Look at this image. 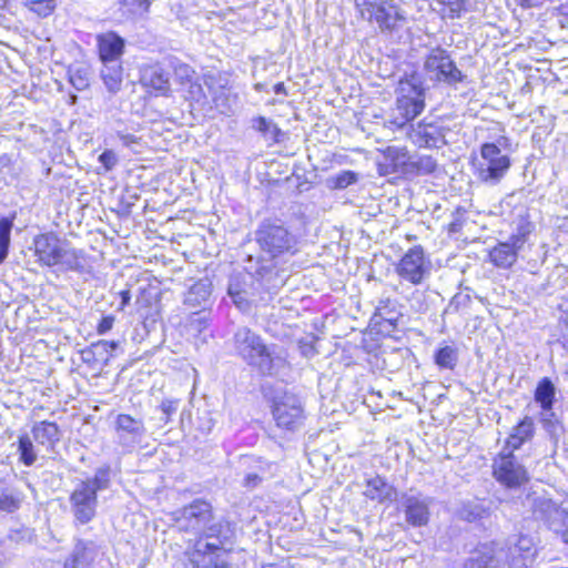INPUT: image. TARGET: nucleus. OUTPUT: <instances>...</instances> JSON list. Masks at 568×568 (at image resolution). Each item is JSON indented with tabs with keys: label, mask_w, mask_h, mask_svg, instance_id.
<instances>
[{
	"label": "nucleus",
	"mask_w": 568,
	"mask_h": 568,
	"mask_svg": "<svg viewBox=\"0 0 568 568\" xmlns=\"http://www.w3.org/2000/svg\"><path fill=\"white\" fill-rule=\"evenodd\" d=\"M115 429L118 433H125L133 438L141 437L145 433L144 424L141 419H135L128 414H120L115 419Z\"/></svg>",
	"instance_id": "393cba45"
},
{
	"label": "nucleus",
	"mask_w": 568,
	"mask_h": 568,
	"mask_svg": "<svg viewBox=\"0 0 568 568\" xmlns=\"http://www.w3.org/2000/svg\"><path fill=\"white\" fill-rule=\"evenodd\" d=\"M187 85H189L187 99L199 102L205 98L203 88L201 87L200 83H197L193 80Z\"/></svg>",
	"instance_id": "37998d69"
},
{
	"label": "nucleus",
	"mask_w": 568,
	"mask_h": 568,
	"mask_svg": "<svg viewBox=\"0 0 568 568\" xmlns=\"http://www.w3.org/2000/svg\"><path fill=\"white\" fill-rule=\"evenodd\" d=\"M410 139L418 146L439 148L444 143V136L438 126L419 123L409 134Z\"/></svg>",
	"instance_id": "a211bd4d"
},
{
	"label": "nucleus",
	"mask_w": 568,
	"mask_h": 568,
	"mask_svg": "<svg viewBox=\"0 0 568 568\" xmlns=\"http://www.w3.org/2000/svg\"><path fill=\"white\" fill-rule=\"evenodd\" d=\"M113 324H114V317L105 316L100 321V323L97 327V331L99 334H105L113 327Z\"/></svg>",
	"instance_id": "de8ad7c7"
},
{
	"label": "nucleus",
	"mask_w": 568,
	"mask_h": 568,
	"mask_svg": "<svg viewBox=\"0 0 568 568\" xmlns=\"http://www.w3.org/2000/svg\"><path fill=\"white\" fill-rule=\"evenodd\" d=\"M18 450L20 453V460L26 466H31L37 460V453L34 452V446L29 436L24 435L19 437Z\"/></svg>",
	"instance_id": "bb28decb"
},
{
	"label": "nucleus",
	"mask_w": 568,
	"mask_h": 568,
	"mask_svg": "<svg viewBox=\"0 0 568 568\" xmlns=\"http://www.w3.org/2000/svg\"><path fill=\"white\" fill-rule=\"evenodd\" d=\"M32 435L38 444L52 447L59 440V427L51 422H39L32 427Z\"/></svg>",
	"instance_id": "4be33fe9"
},
{
	"label": "nucleus",
	"mask_w": 568,
	"mask_h": 568,
	"mask_svg": "<svg viewBox=\"0 0 568 568\" xmlns=\"http://www.w3.org/2000/svg\"><path fill=\"white\" fill-rule=\"evenodd\" d=\"M256 240L263 253L270 258L291 253L295 246V239L284 226L276 224H263L256 232Z\"/></svg>",
	"instance_id": "39448f33"
},
{
	"label": "nucleus",
	"mask_w": 568,
	"mask_h": 568,
	"mask_svg": "<svg viewBox=\"0 0 568 568\" xmlns=\"http://www.w3.org/2000/svg\"><path fill=\"white\" fill-rule=\"evenodd\" d=\"M229 292H230V294L233 296L234 303H235V304H237V305L241 307V305H242V300H241V297H240V294H239V293L234 294V293L232 292V290H230Z\"/></svg>",
	"instance_id": "3c124183"
},
{
	"label": "nucleus",
	"mask_w": 568,
	"mask_h": 568,
	"mask_svg": "<svg viewBox=\"0 0 568 568\" xmlns=\"http://www.w3.org/2000/svg\"><path fill=\"white\" fill-rule=\"evenodd\" d=\"M387 155L394 158L395 165L404 164L406 161V153L400 149L388 148Z\"/></svg>",
	"instance_id": "a18cd8bd"
},
{
	"label": "nucleus",
	"mask_w": 568,
	"mask_h": 568,
	"mask_svg": "<svg viewBox=\"0 0 568 568\" xmlns=\"http://www.w3.org/2000/svg\"><path fill=\"white\" fill-rule=\"evenodd\" d=\"M425 71L432 80L456 84L463 81V73L455 62L442 48H434L427 54L424 62Z\"/></svg>",
	"instance_id": "0eeeda50"
},
{
	"label": "nucleus",
	"mask_w": 568,
	"mask_h": 568,
	"mask_svg": "<svg viewBox=\"0 0 568 568\" xmlns=\"http://www.w3.org/2000/svg\"><path fill=\"white\" fill-rule=\"evenodd\" d=\"M481 513H484L483 509H481V511H478L475 517H481Z\"/></svg>",
	"instance_id": "4d7b16f0"
},
{
	"label": "nucleus",
	"mask_w": 568,
	"mask_h": 568,
	"mask_svg": "<svg viewBox=\"0 0 568 568\" xmlns=\"http://www.w3.org/2000/svg\"><path fill=\"white\" fill-rule=\"evenodd\" d=\"M252 126L263 135L270 136L275 141H277V136L281 133V130L277 128V125L272 120L264 116H257L254 119Z\"/></svg>",
	"instance_id": "cd10ccee"
},
{
	"label": "nucleus",
	"mask_w": 568,
	"mask_h": 568,
	"mask_svg": "<svg viewBox=\"0 0 568 568\" xmlns=\"http://www.w3.org/2000/svg\"><path fill=\"white\" fill-rule=\"evenodd\" d=\"M100 77L106 90L115 94L121 90L123 82V68L121 61L101 62Z\"/></svg>",
	"instance_id": "6ab92c4d"
},
{
	"label": "nucleus",
	"mask_w": 568,
	"mask_h": 568,
	"mask_svg": "<svg viewBox=\"0 0 568 568\" xmlns=\"http://www.w3.org/2000/svg\"><path fill=\"white\" fill-rule=\"evenodd\" d=\"M436 3L442 7L439 8L442 14L450 19L459 17L465 10L464 0H437Z\"/></svg>",
	"instance_id": "c85d7f7f"
},
{
	"label": "nucleus",
	"mask_w": 568,
	"mask_h": 568,
	"mask_svg": "<svg viewBox=\"0 0 568 568\" xmlns=\"http://www.w3.org/2000/svg\"><path fill=\"white\" fill-rule=\"evenodd\" d=\"M99 58L101 62L121 61L124 53V40L113 31L97 37Z\"/></svg>",
	"instance_id": "4468645a"
},
{
	"label": "nucleus",
	"mask_w": 568,
	"mask_h": 568,
	"mask_svg": "<svg viewBox=\"0 0 568 568\" xmlns=\"http://www.w3.org/2000/svg\"><path fill=\"white\" fill-rule=\"evenodd\" d=\"M495 479L507 488H517L529 480L527 469L515 458L513 453H500L493 464Z\"/></svg>",
	"instance_id": "6e6552de"
},
{
	"label": "nucleus",
	"mask_w": 568,
	"mask_h": 568,
	"mask_svg": "<svg viewBox=\"0 0 568 568\" xmlns=\"http://www.w3.org/2000/svg\"><path fill=\"white\" fill-rule=\"evenodd\" d=\"M131 300V295H130V292L129 291H122L121 292V305H120V310H123L130 302Z\"/></svg>",
	"instance_id": "09e8293b"
},
{
	"label": "nucleus",
	"mask_w": 568,
	"mask_h": 568,
	"mask_svg": "<svg viewBox=\"0 0 568 568\" xmlns=\"http://www.w3.org/2000/svg\"><path fill=\"white\" fill-rule=\"evenodd\" d=\"M355 6L363 19L375 22L382 30H394L406 20L393 0H355Z\"/></svg>",
	"instance_id": "20e7f679"
},
{
	"label": "nucleus",
	"mask_w": 568,
	"mask_h": 568,
	"mask_svg": "<svg viewBox=\"0 0 568 568\" xmlns=\"http://www.w3.org/2000/svg\"><path fill=\"white\" fill-rule=\"evenodd\" d=\"M547 519L550 527L556 531L568 528V513L560 507L552 505Z\"/></svg>",
	"instance_id": "c756f323"
},
{
	"label": "nucleus",
	"mask_w": 568,
	"mask_h": 568,
	"mask_svg": "<svg viewBox=\"0 0 568 568\" xmlns=\"http://www.w3.org/2000/svg\"><path fill=\"white\" fill-rule=\"evenodd\" d=\"M123 140H124V143H129L130 141H132V136L130 135H126V136H123Z\"/></svg>",
	"instance_id": "5fc2aeb1"
},
{
	"label": "nucleus",
	"mask_w": 568,
	"mask_h": 568,
	"mask_svg": "<svg viewBox=\"0 0 568 568\" xmlns=\"http://www.w3.org/2000/svg\"><path fill=\"white\" fill-rule=\"evenodd\" d=\"M534 434V422L530 417H525L510 434L507 445L513 449H518Z\"/></svg>",
	"instance_id": "b1692460"
},
{
	"label": "nucleus",
	"mask_w": 568,
	"mask_h": 568,
	"mask_svg": "<svg viewBox=\"0 0 568 568\" xmlns=\"http://www.w3.org/2000/svg\"><path fill=\"white\" fill-rule=\"evenodd\" d=\"M124 7L129 9L132 13H143L149 10L150 1L149 0H123Z\"/></svg>",
	"instance_id": "58836bf2"
},
{
	"label": "nucleus",
	"mask_w": 568,
	"mask_h": 568,
	"mask_svg": "<svg viewBox=\"0 0 568 568\" xmlns=\"http://www.w3.org/2000/svg\"><path fill=\"white\" fill-rule=\"evenodd\" d=\"M273 416L277 426L285 429H295L303 422V408L298 398L285 394L274 404Z\"/></svg>",
	"instance_id": "9d476101"
},
{
	"label": "nucleus",
	"mask_w": 568,
	"mask_h": 568,
	"mask_svg": "<svg viewBox=\"0 0 568 568\" xmlns=\"http://www.w3.org/2000/svg\"><path fill=\"white\" fill-rule=\"evenodd\" d=\"M236 354L250 366L263 374H273L275 367L283 363L263 342L262 337L247 327H241L234 334Z\"/></svg>",
	"instance_id": "f257e3e1"
},
{
	"label": "nucleus",
	"mask_w": 568,
	"mask_h": 568,
	"mask_svg": "<svg viewBox=\"0 0 568 568\" xmlns=\"http://www.w3.org/2000/svg\"><path fill=\"white\" fill-rule=\"evenodd\" d=\"M524 7H537L541 4L545 0H518Z\"/></svg>",
	"instance_id": "8fccbe9b"
},
{
	"label": "nucleus",
	"mask_w": 568,
	"mask_h": 568,
	"mask_svg": "<svg viewBox=\"0 0 568 568\" xmlns=\"http://www.w3.org/2000/svg\"><path fill=\"white\" fill-rule=\"evenodd\" d=\"M59 255V264H63L69 268H77L80 266L77 251L70 248L68 244L63 243Z\"/></svg>",
	"instance_id": "72a5a7b5"
},
{
	"label": "nucleus",
	"mask_w": 568,
	"mask_h": 568,
	"mask_svg": "<svg viewBox=\"0 0 568 568\" xmlns=\"http://www.w3.org/2000/svg\"><path fill=\"white\" fill-rule=\"evenodd\" d=\"M480 155L479 180L489 184L498 183L510 168V159L494 143L483 144Z\"/></svg>",
	"instance_id": "423d86ee"
},
{
	"label": "nucleus",
	"mask_w": 568,
	"mask_h": 568,
	"mask_svg": "<svg viewBox=\"0 0 568 568\" xmlns=\"http://www.w3.org/2000/svg\"><path fill=\"white\" fill-rule=\"evenodd\" d=\"M21 497L12 494H0V510L12 513L20 507Z\"/></svg>",
	"instance_id": "c9c22d12"
},
{
	"label": "nucleus",
	"mask_w": 568,
	"mask_h": 568,
	"mask_svg": "<svg viewBox=\"0 0 568 568\" xmlns=\"http://www.w3.org/2000/svg\"><path fill=\"white\" fill-rule=\"evenodd\" d=\"M356 181V174L351 171H345L336 176L335 186L345 189Z\"/></svg>",
	"instance_id": "79ce46f5"
},
{
	"label": "nucleus",
	"mask_w": 568,
	"mask_h": 568,
	"mask_svg": "<svg viewBox=\"0 0 568 568\" xmlns=\"http://www.w3.org/2000/svg\"><path fill=\"white\" fill-rule=\"evenodd\" d=\"M495 559L486 554H477L467 564L466 568H495Z\"/></svg>",
	"instance_id": "4c0bfd02"
},
{
	"label": "nucleus",
	"mask_w": 568,
	"mask_h": 568,
	"mask_svg": "<svg viewBox=\"0 0 568 568\" xmlns=\"http://www.w3.org/2000/svg\"><path fill=\"white\" fill-rule=\"evenodd\" d=\"M110 483L109 468H99L93 478L80 481L74 488L70 501L77 520L89 523L95 515L97 493L106 489Z\"/></svg>",
	"instance_id": "f03ea898"
},
{
	"label": "nucleus",
	"mask_w": 568,
	"mask_h": 568,
	"mask_svg": "<svg viewBox=\"0 0 568 568\" xmlns=\"http://www.w3.org/2000/svg\"><path fill=\"white\" fill-rule=\"evenodd\" d=\"M211 518V506L203 500H195L180 511L176 520L181 529L204 531Z\"/></svg>",
	"instance_id": "9b49d317"
},
{
	"label": "nucleus",
	"mask_w": 568,
	"mask_h": 568,
	"mask_svg": "<svg viewBox=\"0 0 568 568\" xmlns=\"http://www.w3.org/2000/svg\"><path fill=\"white\" fill-rule=\"evenodd\" d=\"M63 243L53 234H41L34 240L36 255L44 265H57Z\"/></svg>",
	"instance_id": "ddd939ff"
},
{
	"label": "nucleus",
	"mask_w": 568,
	"mask_h": 568,
	"mask_svg": "<svg viewBox=\"0 0 568 568\" xmlns=\"http://www.w3.org/2000/svg\"><path fill=\"white\" fill-rule=\"evenodd\" d=\"M456 359V353L450 346L440 348L435 356L436 364L443 368H453Z\"/></svg>",
	"instance_id": "2f4dec72"
},
{
	"label": "nucleus",
	"mask_w": 568,
	"mask_h": 568,
	"mask_svg": "<svg viewBox=\"0 0 568 568\" xmlns=\"http://www.w3.org/2000/svg\"><path fill=\"white\" fill-rule=\"evenodd\" d=\"M403 507L406 521L412 526L420 527L428 523L429 508L426 499L415 495L404 496Z\"/></svg>",
	"instance_id": "2eb2a0df"
},
{
	"label": "nucleus",
	"mask_w": 568,
	"mask_h": 568,
	"mask_svg": "<svg viewBox=\"0 0 568 568\" xmlns=\"http://www.w3.org/2000/svg\"><path fill=\"white\" fill-rule=\"evenodd\" d=\"M211 295V283L207 280L195 282L185 294V305L195 308L204 305Z\"/></svg>",
	"instance_id": "5701e85b"
},
{
	"label": "nucleus",
	"mask_w": 568,
	"mask_h": 568,
	"mask_svg": "<svg viewBox=\"0 0 568 568\" xmlns=\"http://www.w3.org/2000/svg\"><path fill=\"white\" fill-rule=\"evenodd\" d=\"M70 83L79 91L89 87V72L87 69L78 68L70 70Z\"/></svg>",
	"instance_id": "f704fd0d"
},
{
	"label": "nucleus",
	"mask_w": 568,
	"mask_h": 568,
	"mask_svg": "<svg viewBox=\"0 0 568 568\" xmlns=\"http://www.w3.org/2000/svg\"><path fill=\"white\" fill-rule=\"evenodd\" d=\"M364 495L372 500L383 503L390 500L395 495V490L385 479L375 476L366 481Z\"/></svg>",
	"instance_id": "412c9836"
},
{
	"label": "nucleus",
	"mask_w": 568,
	"mask_h": 568,
	"mask_svg": "<svg viewBox=\"0 0 568 568\" xmlns=\"http://www.w3.org/2000/svg\"><path fill=\"white\" fill-rule=\"evenodd\" d=\"M530 233V229L513 235L509 241L499 243L489 253L490 261L498 267H509L517 260V252L524 246L526 235Z\"/></svg>",
	"instance_id": "f8f14e48"
},
{
	"label": "nucleus",
	"mask_w": 568,
	"mask_h": 568,
	"mask_svg": "<svg viewBox=\"0 0 568 568\" xmlns=\"http://www.w3.org/2000/svg\"><path fill=\"white\" fill-rule=\"evenodd\" d=\"M92 347L95 349V352L109 353L111 351H114L118 347V343L116 342L100 341V342L93 344Z\"/></svg>",
	"instance_id": "49530a36"
},
{
	"label": "nucleus",
	"mask_w": 568,
	"mask_h": 568,
	"mask_svg": "<svg viewBox=\"0 0 568 568\" xmlns=\"http://www.w3.org/2000/svg\"><path fill=\"white\" fill-rule=\"evenodd\" d=\"M274 91H275V93H282V92H284V84H283V83H277V84H275V87H274Z\"/></svg>",
	"instance_id": "864d4df0"
},
{
	"label": "nucleus",
	"mask_w": 568,
	"mask_h": 568,
	"mask_svg": "<svg viewBox=\"0 0 568 568\" xmlns=\"http://www.w3.org/2000/svg\"><path fill=\"white\" fill-rule=\"evenodd\" d=\"M416 166L418 171L423 173H432L435 171L437 164L436 161L432 156H422L416 162Z\"/></svg>",
	"instance_id": "a19ab883"
},
{
	"label": "nucleus",
	"mask_w": 568,
	"mask_h": 568,
	"mask_svg": "<svg viewBox=\"0 0 568 568\" xmlns=\"http://www.w3.org/2000/svg\"><path fill=\"white\" fill-rule=\"evenodd\" d=\"M397 275L413 285H419L429 275V262L420 246L409 248L395 266Z\"/></svg>",
	"instance_id": "1a4fd4ad"
},
{
	"label": "nucleus",
	"mask_w": 568,
	"mask_h": 568,
	"mask_svg": "<svg viewBox=\"0 0 568 568\" xmlns=\"http://www.w3.org/2000/svg\"><path fill=\"white\" fill-rule=\"evenodd\" d=\"M510 568H528L535 560V547L531 538L520 536L510 548Z\"/></svg>",
	"instance_id": "dca6fc26"
},
{
	"label": "nucleus",
	"mask_w": 568,
	"mask_h": 568,
	"mask_svg": "<svg viewBox=\"0 0 568 568\" xmlns=\"http://www.w3.org/2000/svg\"><path fill=\"white\" fill-rule=\"evenodd\" d=\"M95 555V547L91 542L79 541L65 560L64 568H89Z\"/></svg>",
	"instance_id": "aec40b11"
},
{
	"label": "nucleus",
	"mask_w": 568,
	"mask_h": 568,
	"mask_svg": "<svg viewBox=\"0 0 568 568\" xmlns=\"http://www.w3.org/2000/svg\"><path fill=\"white\" fill-rule=\"evenodd\" d=\"M556 394V388L547 377L542 378L536 388L535 400L540 404L544 410H550Z\"/></svg>",
	"instance_id": "a878e982"
},
{
	"label": "nucleus",
	"mask_w": 568,
	"mask_h": 568,
	"mask_svg": "<svg viewBox=\"0 0 568 568\" xmlns=\"http://www.w3.org/2000/svg\"><path fill=\"white\" fill-rule=\"evenodd\" d=\"M12 223L8 220L0 221V264L8 254V247L10 242V231Z\"/></svg>",
	"instance_id": "7c9ffc66"
},
{
	"label": "nucleus",
	"mask_w": 568,
	"mask_h": 568,
	"mask_svg": "<svg viewBox=\"0 0 568 568\" xmlns=\"http://www.w3.org/2000/svg\"><path fill=\"white\" fill-rule=\"evenodd\" d=\"M425 108L424 91L410 81L399 83L396 105L392 111L389 123L403 128L419 115Z\"/></svg>",
	"instance_id": "7ed1b4c3"
},
{
	"label": "nucleus",
	"mask_w": 568,
	"mask_h": 568,
	"mask_svg": "<svg viewBox=\"0 0 568 568\" xmlns=\"http://www.w3.org/2000/svg\"><path fill=\"white\" fill-rule=\"evenodd\" d=\"M99 162L103 165L104 171L108 172L116 165L118 156L112 150H106L99 156Z\"/></svg>",
	"instance_id": "ea45409f"
},
{
	"label": "nucleus",
	"mask_w": 568,
	"mask_h": 568,
	"mask_svg": "<svg viewBox=\"0 0 568 568\" xmlns=\"http://www.w3.org/2000/svg\"><path fill=\"white\" fill-rule=\"evenodd\" d=\"M205 546L209 549H217V546H215V545L206 544Z\"/></svg>",
	"instance_id": "6e6d98bb"
},
{
	"label": "nucleus",
	"mask_w": 568,
	"mask_h": 568,
	"mask_svg": "<svg viewBox=\"0 0 568 568\" xmlns=\"http://www.w3.org/2000/svg\"><path fill=\"white\" fill-rule=\"evenodd\" d=\"M141 81L160 94H166L170 91V75L160 64L146 65L142 70Z\"/></svg>",
	"instance_id": "f3484780"
},
{
	"label": "nucleus",
	"mask_w": 568,
	"mask_h": 568,
	"mask_svg": "<svg viewBox=\"0 0 568 568\" xmlns=\"http://www.w3.org/2000/svg\"><path fill=\"white\" fill-rule=\"evenodd\" d=\"M31 4V10L37 12L40 16L50 14L54 7V0H27Z\"/></svg>",
	"instance_id": "e433bc0d"
},
{
	"label": "nucleus",
	"mask_w": 568,
	"mask_h": 568,
	"mask_svg": "<svg viewBox=\"0 0 568 568\" xmlns=\"http://www.w3.org/2000/svg\"><path fill=\"white\" fill-rule=\"evenodd\" d=\"M435 2H437V0H434Z\"/></svg>",
	"instance_id": "13d9d810"
},
{
	"label": "nucleus",
	"mask_w": 568,
	"mask_h": 568,
	"mask_svg": "<svg viewBox=\"0 0 568 568\" xmlns=\"http://www.w3.org/2000/svg\"><path fill=\"white\" fill-rule=\"evenodd\" d=\"M160 408L162 413L166 416L164 422L168 423L170 416L174 414L178 409V402L172 399H165L161 403Z\"/></svg>",
	"instance_id": "c03bdc74"
},
{
	"label": "nucleus",
	"mask_w": 568,
	"mask_h": 568,
	"mask_svg": "<svg viewBox=\"0 0 568 568\" xmlns=\"http://www.w3.org/2000/svg\"><path fill=\"white\" fill-rule=\"evenodd\" d=\"M560 318H561V322L565 325V327L568 329V311L564 312V314L561 315Z\"/></svg>",
	"instance_id": "603ef678"
},
{
	"label": "nucleus",
	"mask_w": 568,
	"mask_h": 568,
	"mask_svg": "<svg viewBox=\"0 0 568 568\" xmlns=\"http://www.w3.org/2000/svg\"><path fill=\"white\" fill-rule=\"evenodd\" d=\"M173 69H174L175 80L182 85H187L195 78L194 70L185 63L179 62V63L174 64Z\"/></svg>",
	"instance_id": "473e14b6"
}]
</instances>
